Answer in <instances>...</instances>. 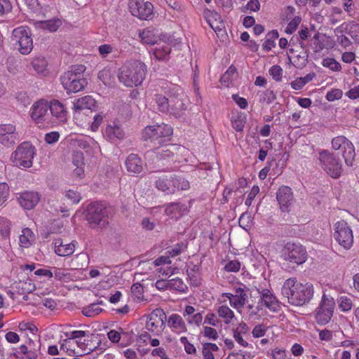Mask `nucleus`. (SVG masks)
<instances>
[{"label":"nucleus","instance_id":"obj_42","mask_svg":"<svg viewBox=\"0 0 359 359\" xmlns=\"http://www.w3.org/2000/svg\"><path fill=\"white\" fill-rule=\"evenodd\" d=\"M279 37V34L276 29L269 32L266 36V40L262 44V48L266 52L270 51L276 46V40Z\"/></svg>","mask_w":359,"mask_h":359},{"label":"nucleus","instance_id":"obj_21","mask_svg":"<svg viewBox=\"0 0 359 359\" xmlns=\"http://www.w3.org/2000/svg\"><path fill=\"white\" fill-rule=\"evenodd\" d=\"M166 325L172 333L177 335L186 333L188 330L184 317L176 313L167 317Z\"/></svg>","mask_w":359,"mask_h":359},{"label":"nucleus","instance_id":"obj_48","mask_svg":"<svg viewBox=\"0 0 359 359\" xmlns=\"http://www.w3.org/2000/svg\"><path fill=\"white\" fill-rule=\"evenodd\" d=\"M321 64L324 67L328 68L330 70L335 72H339L342 69L341 64L332 57H325L323 59Z\"/></svg>","mask_w":359,"mask_h":359},{"label":"nucleus","instance_id":"obj_57","mask_svg":"<svg viewBox=\"0 0 359 359\" xmlns=\"http://www.w3.org/2000/svg\"><path fill=\"white\" fill-rule=\"evenodd\" d=\"M301 21L302 18L299 16L294 17L287 24L285 30V33L288 34L294 33L299 25Z\"/></svg>","mask_w":359,"mask_h":359},{"label":"nucleus","instance_id":"obj_40","mask_svg":"<svg viewBox=\"0 0 359 359\" xmlns=\"http://www.w3.org/2000/svg\"><path fill=\"white\" fill-rule=\"evenodd\" d=\"M31 65L38 74L44 76L48 74V62L45 57H36L32 60Z\"/></svg>","mask_w":359,"mask_h":359},{"label":"nucleus","instance_id":"obj_5","mask_svg":"<svg viewBox=\"0 0 359 359\" xmlns=\"http://www.w3.org/2000/svg\"><path fill=\"white\" fill-rule=\"evenodd\" d=\"M145 329L152 336L159 337L166 328L167 316L161 308H156L145 315Z\"/></svg>","mask_w":359,"mask_h":359},{"label":"nucleus","instance_id":"obj_43","mask_svg":"<svg viewBox=\"0 0 359 359\" xmlns=\"http://www.w3.org/2000/svg\"><path fill=\"white\" fill-rule=\"evenodd\" d=\"M139 36L141 41L145 44L154 45L157 42V36L154 32V30L150 28H146L142 29Z\"/></svg>","mask_w":359,"mask_h":359},{"label":"nucleus","instance_id":"obj_1","mask_svg":"<svg viewBox=\"0 0 359 359\" xmlns=\"http://www.w3.org/2000/svg\"><path fill=\"white\" fill-rule=\"evenodd\" d=\"M281 292L292 306H300L309 303L313 296V286L308 282H301L296 278L285 280Z\"/></svg>","mask_w":359,"mask_h":359},{"label":"nucleus","instance_id":"obj_64","mask_svg":"<svg viewBox=\"0 0 359 359\" xmlns=\"http://www.w3.org/2000/svg\"><path fill=\"white\" fill-rule=\"evenodd\" d=\"M268 330L266 325L264 324H259L254 327L252 331V337L255 338H259L264 337Z\"/></svg>","mask_w":359,"mask_h":359},{"label":"nucleus","instance_id":"obj_36","mask_svg":"<svg viewBox=\"0 0 359 359\" xmlns=\"http://www.w3.org/2000/svg\"><path fill=\"white\" fill-rule=\"evenodd\" d=\"M217 312L218 316L222 319L226 325L233 323V320L236 319L234 312L226 304L219 306Z\"/></svg>","mask_w":359,"mask_h":359},{"label":"nucleus","instance_id":"obj_28","mask_svg":"<svg viewBox=\"0 0 359 359\" xmlns=\"http://www.w3.org/2000/svg\"><path fill=\"white\" fill-rule=\"evenodd\" d=\"M50 106L49 111L50 116L55 117L60 122H66L67 120V111L64 105L60 101L54 100L48 102Z\"/></svg>","mask_w":359,"mask_h":359},{"label":"nucleus","instance_id":"obj_4","mask_svg":"<svg viewBox=\"0 0 359 359\" xmlns=\"http://www.w3.org/2000/svg\"><path fill=\"white\" fill-rule=\"evenodd\" d=\"M172 133L173 130L170 125L161 123L146 126L142 130V137L145 141H150L154 144L163 147L170 140Z\"/></svg>","mask_w":359,"mask_h":359},{"label":"nucleus","instance_id":"obj_34","mask_svg":"<svg viewBox=\"0 0 359 359\" xmlns=\"http://www.w3.org/2000/svg\"><path fill=\"white\" fill-rule=\"evenodd\" d=\"M170 96L169 98L161 94H155L154 95V102L156 106V109L162 113L169 114L170 110V104L172 101H171Z\"/></svg>","mask_w":359,"mask_h":359},{"label":"nucleus","instance_id":"obj_15","mask_svg":"<svg viewBox=\"0 0 359 359\" xmlns=\"http://www.w3.org/2000/svg\"><path fill=\"white\" fill-rule=\"evenodd\" d=\"M332 148L340 151L346 165H352L355 153L354 146L349 140L343 135L337 136L332 140Z\"/></svg>","mask_w":359,"mask_h":359},{"label":"nucleus","instance_id":"obj_55","mask_svg":"<svg viewBox=\"0 0 359 359\" xmlns=\"http://www.w3.org/2000/svg\"><path fill=\"white\" fill-rule=\"evenodd\" d=\"M241 267V263L237 260H229L224 266V270L226 272L237 273L240 271Z\"/></svg>","mask_w":359,"mask_h":359},{"label":"nucleus","instance_id":"obj_30","mask_svg":"<svg viewBox=\"0 0 359 359\" xmlns=\"http://www.w3.org/2000/svg\"><path fill=\"white\" fill-rule=\"evenodd\" d=\"M87 336L85 331L74 330L71 332L70 337L65 340L61 347L69 354V350L74 349L79 344L78 341H82Z\"/></svg>","mask_w":359,"mask_h":359},{"label":"nucleus","instance_id":"obj_39","mask_svg":"<svg viewBox=\"0 0 359 359\" xmlns=\"http://www.w3.org/2000/svg\"><path fill=\"white\" fill-rule=\"evenodd\" d=\"M207 21L209 25L211 27V28L217 34H219V32L223 31L224 28V25L219 13L216 12H212L207 18Z\"/></svg>","mask_w":359,"mask_h":359},{"label":"nucleus","instance_id":"obj_16","mask_svg":"<svg viewBox=\"0 0 359 359\" xmlns=\"http://www.w3.org/2000/svg\"><path fill=\"white\" fill-rule=\"evenodd\" d=\"M74 349H70L69 355L82 356L96 351L101 344V340L97 336H87L82 341H78Z\"/></svg>","mask_w":359,"mask_h":359},{"label":"nucleus","instance_id":"obj_38","mask_svg":"<svg viewBox=\"0 0 359 359\" xmlns=\"http://www.w3.org/2000/svg\"><path fill=\"white\" fill-rule=\"evenodd\" d=\"M104 135L110 140L116 141L123 139L125 133L120 126L114 123L106 127Z\"/></svg>","mask_w":359,"mask_h":359},{"label":"nucleus","instance_id":"obj_47","mask_svg":"<svg viewBox=\"0 0 359 359\" xmlns=\"http://www.w3.org/2000/svg\"><path fill=\"white\" fill-rule=\"evenodd\" d=\"M236 76H237L236 68L234 66L231 65L227 69L226 72L222 76V77L220 79V83L225 86H229L230 81L233 79Z\"/></svg>","mask_w":359,"mask_h":359},{"label":"nucleus","instance_id":"obj_18","mask_svg":"<svg viewBox=\"0 0 359 359\" xmlns=\"http://www.w3.org/2000/svg\"><path fill=\"white\" fill-rule=\"evenodd\" d=\"M164 144L165 147L161 150H158L156 153L157 157L162 164L176 161L175 158V155L177 154L178 153L184 154L185 152H189V150L185 147L177 144L167 145L165 143Z\"/></svg>","mask_w":359,"mask_h":359},{"label":"nucleus","instance_id":"obj_23","mask_svg":"<svg viewBox=\"0 0 359 359\" xmlns=\"http://www.w3.org/2000/svg\"><path fill=\"white\" fill-rule=\"evenodd\" d=\"M259 293L260 294V299L258 302L259 306H265L273 312L278 309V301L271 290L262 289L261 291H259Z\"/></svg>","mask_w":359,"mask_h":359},{"label":"nucleus","instance_id":"obj_46","mask_svg":"<svg viewBox=\"0 0 359 359\" xmlns=\"http://www.w3.org/2000/svg\"><path fill=\"white\" fill-rule=\"evenodd\" d=\"M53 276L55 279L63 282H69L72 279V276L69 270L62 268L55 267Z\"/></svg>","mask_w":359,"mask_h":359},{"label":"nucleus","instance_id":"obj_53","mask_svg":"<svg viewBox=\"0 0 359 359\" xmlns=\"http://www.w3.org/2000/svg\"><path fill=\"white\" fill-rule=\"evenodd\" d=\"M65 197L72 205L78 204L81 200V194L74 189H69L65 192Z\"/></svg>","mask_w":359,"mask_h":359},{"label":"nucleus","instance_id":"obj_41","mask_svg":"<svg viewBox=\"0 0 359 359\" xmlns=\"http://www.w3.org/2000/svg\"><path fill=\"white\" fill-rule=\"evenodd\" d=\"M104 116L105 114L103 112H100L93 116V121H90V120H83L85 123L84 125L81 126L83 127H88L91 131L96 132L98 130L100 125L102 123Z\"/></svg>","mask_w":359,"mask_h":359},{"label":"nucleus","instance_id":"obj_37","mask_svg":"<svg viewBox=\"0 0 359 359\" xmlns=\"http://www.w3.org/2000/svg\"><path fill=\"white\" fill-rule=\"evenodd\" d=\"M248 295L243 288L238 287L234 289L233 308L239 311L246 303Z\"/></svg>","mask_w":359,"mask_h":359},{"label":"nucleus","instance_id":"obj_27","mask_svg":"<svg viewBox=\"0 0 359 359\" xmlns=\"http://www.w3.org/2000/svg\"><path fill=\"white\" fill-rule=\"evenodd\" d=\"M127 171L133 174H140L143 171L144 163L142 158L135 154H130L126 160Z\"/></svg>","mask_w":359,"mask_h":359},{"label":"nucleus","instance_id":"obj_63","mask_svg":"<svg viewBox=\"0 0 359 359\" xmlns=\"http://www.w3.org/2000/svg\"><path fill=\"white\" fill-rule=\"evenodd\" d=\"M319 339L321 341L330 342L333 339V332L327 329L317 330Z\"/></svg>","mask_w":359,"mask_h":359},{"label":"nucleus","instance_id":"obj_9","mask_svg":"<svg viewBox=\"0 0 359 359\" xmlns=\"http://www.w3.org/2000/svg\"><path fill=\"white\" fill-rule=\"evenodd\" d=\"M335 305L334 298L324 292L315 314V319L318 325H323L329 323L333 316Z\"/></svg>","mask_w":359,"mask_h":359},{"label":"nucleus","instance_id":"obj_12","mask_svg":"<svg viewBox=\"0 0 359 359\" xmlns=\"http://www.w3.org/2000/svg\"><path fill=\"white\" fill-rule=\"evenodd\" d=\"M97 109V102L91 95H85L73 102V116L79 125H84L83 121V111L89 109L95 111Z\"/></svg>","mask_w":359,"mask_h":359},{"label":"nucleus","instance_id":"obj_54","mask_svg":"<svg viewBox=\"0 0 359 359\" xmlns=\"http://www.w3.org/2000/svg\"><path fill=\"white\" fill-rule=\"evenodd\" d=\"M260 101L266 104H271L276 99V95L273 90L267 89L259 95Z\"/></svg>","mask_w":359,"mask_h":359},{"label":"nucleus","instance_id":"obj_52","mask_svg":"<svg viewBox=\"0 0 359 359\" xmlns=\"http://www.w3.org/2000/svg\"><path fill=\"white\" fill-rule=\"evenodd\" d=\"M168 284L170 289H172L182 292H185V289L187 288L186 285L180 278L169 280L168 281Z\"/></svg>","mask_w":359,"mask_h":359},{"label":"nucleus","instance_id":"obj_22","mask_svg":"<svg viewBox=\"0 0 359 359\" xmlns=\"http://www.w3.org/2000/svg\"><path fill=\"white\" fill-rule=\"evenodd\" d=\"M40 198V194L37 191H25L19 194L18 201L22 208L29 210L39 203Z\"/></svg>","mask_w":359,"mask_h":359},{"label":"nucleus","instance_id":"obj_20","mask_svg":"<svg viewBox=\"0 0 359 359\" xmlns=\"http://www.w3.org/2000/svg\"><path fill=\"white\" fill-rule=\"evenodd\" d=\"M18 140V134L15 126L13 124L0 125V144L10 147Z\"/></svg>","mask_w":359,"mask_h":359},{"label":"nucleus","instance_id":"obj_13","mask_svg":"<svg viewBox=\"0 0 359 359\" xmlns=\"http://www.w3.org/2000/svg\"><path fill=\"white\" fill-rule=\"evenodd\" d=\"M334 238L344 249H350L353 243V235L351 227L344 220H340L334 224Z\"/></svg>","mask_w":359,"mask_h":359},{"label":"nucleus","instance_id":"obj_60","mask_svg":"<svg viewBox=\"0 0 359 359\" xmlns=\"http://www.w3.org/2000/svg\"><path fill=\"white\" fill-rule=\"evenodd\" d=\"M202 333L203 337L208 338V339L217 340L219 338L217 331L212 327L204 326Z\"/></svg>","mask_w":359,"mask_h":359},{"label":"nucleus","instance_id":"obj_50","mask_svg":"<svg viewBox=\"0 0 359 359\" xmlns=\"http://www.w3.org/2000/svg\"><path fill=\"white\" fill-rule=\"evenodd\" d=\"M88 264V257L85 253H79L72 259V265L75 269H82Z\"/></svg>","mask_w":359,"mask_h":359},{"label":"nucleus","instance_id":"obj_58","mask_svg":"<svg viewBox=\"0 0 359 359\" xmlns=\"http://www.w3.org/2000/svg\"><path fill=\"white\" fill-rule=\"evenodd\" d=\"M180 343L184 346V351L187 354H196V348L193 344L189 342L187 337H181L180 339Z\"/></svg>","mask_w":359,"mask_h":359},{"label":"nucleus","instance_id":"obj_51","mask_svg":"<svg viewBox=\"0 0 359 359\" xmlns=\"http://www.w3.org/2000/svg\"><path fill=\"white\" fill-rule=\"evenodd\" d=\"M102 309L97 304H91L84 307L82 313L87 317H94L102 312Z\"/></svg>","mask_w":359,"mask_h":359},{"label":"nucleus","instance_id":"obj_6","mask_svg":"<svg viewBox=\"0 0 359 359\" xmlns=\"http://www.w3.org/2000/svg\"><path fill=\"white\" fill-rule=\"evenodd\" d=\"M35 154V147L29 142H24L12 153L11 160L18 168H28L32 166Z\"/></svg>","mask_w":359,"mask_h":359},{"label":"nucleus","instance_id":"obj_56","mask_svg":"<svg viewBox=\"0 0 359 359\" xmlns=\"http://www.w3.org/2000/svg\"><path fill=\"white\" fill-rule=\"evenodd\" d=\"M10 195L9 187L7 183H0V207L8 200Z\"/></svg>","mask_w":359,"mask_h":359},{"label":"nucleus","instance_id":"obj_2","mask_svg":"<svg viewBox=\"0 0 359 359\" xmlns=\"http://www.w3.org/2000/svg\"><path fill=\"white\" fill-rule=\"evenodd\" d=\"M147 71V66L144 62L131 59L126 61L120 67L118 79L126 87H138L145 80Z\"/></svg>","mask_w":359,"mask_h":359},{"label":"nucleus","instance_id":"obj_31","mask_svg":"<svg viewBox=\"0 0 359 359\" xmlns=\"http://www.w3.org/2000/svg\"><path fill=\"white\" fill-rule=\"evenodd\" d=\"M171 101L172 102L170 104V110L169 114L175 116V118L182 116L187 109V104L179 96H172L171 97Z\"/></svg>","mask_w":359,"mask_h":359},{"label":"nucleus","instance_id":"obj_35","mask_svg":"<svg viewBox=\"0 0 359 359\" xmlns=\"http://www.w3.org/2000/svg\"><path fill=\"white\" fill-rule=\"evenodd\" d=\"M35 241V235L29 228H24L19 236V245L21 248H28Z\"/></svg>","mask_w":359,"mask_h":359},{"label":"nucleus","instance_id":"obj_17","mask_svg":"<svg viewBox=\"0 0 359 359\" xmlns=\"http://www.w3.org/2000/svg\"><path fill=\"white\" fill-rule=\"evenodd\" d=\"M128 8L131 14L140 20H149L153 18L154 6L149 1L130 0Z\"/></svg>","mask_w":359,"mask_h":359},{"label":"nucleus","instance_id":"obj_19","mask_svg":"<svg viewBox=\"0 0 359 359\" xmlns=\"http://www.w3.org/2000/svg\"><path fill=\"white\" fill-rule=\"evenodd\" d=\"M276 199L283 212H290L294 201V195L292 189L288 186L283 185L276 192Z\"/></svg>","mask_w":359,"mask_h":359},{"label":"nucleus","instance_id":"obj_10","mask_svg":"<svg viewBox=\"0 0 359 359\" xmlns=\"http://www.w3.org/2000/svg\"><path fill=\"white\" fill-rule=\"evenodd\" d=\"M86 219L93 228L105 223L108 217L107 207L102 202L95 201L86 208Z\"/></svg>","mask_w":359,"mask_h":359},{"label":"nucleus","instance_id":"obj_25","mask_svg":"<svg viewBox=\"0 0 359 359\" xmlns=\"http://www.w3.org/2000/svg\"><path fill=\"white\" fill-rule=\"evenodd\" d=\"M76 241L71 243H67L62 238H57L54 241V251L60 257H67L72 255L76 248Z\"/></svg>","mask_w":359,"mask_h":359},{"label":"nucleus","instance_id":"obj_32","mask_svg":"<svg viewBox=\"0 0 359 359\" xmlns=\"http://www.w3.org/2000/svg\"><path fill=\"white\" fill-rule=\"evenodd\" d=\"M33 342L29 341L28 346L21 345L15 353L17 359H36L38 357L37 350L33 348Z\"/></svg>","mask_w":359,"mask_h":359},{"label":"nucleus","instance_id":"obj_33","mask_svg":"<svg viewBox=\"0 0 359 359\" xmlns=\"http://www.w3.org/2000/svg\"><path fill=\"white\" fill-rule=\"evenodd\" d=\"M171 52V47L169 43L163 42L156 43L153 50V55L158 60H167Z\"/></svg>","mask_w":359,"mask_h":359},{"label":"nucleus","instance_id":"obj_3","mask_svg":"<svg viewBox=\"0 0 359 359\" xmlns=\"http://www.w3.org/2000/svg\"><path fill=\"white\" fill-rule=\"evenodd\" d=\"M85 70L83 65H74L61 76L62 85L68 94L78 93L87 85V80L83 76Z\"/></svg>","mask_w":359,"mask_h":359},{"label":"nucleus","instance_id":"obj_14","mask_svg":"<svg viewBox=\"0 0 359 359\" xmlns=\"http://www.w3.org/2000/svg\"><path fill=\"white\" fill-rule=\"evenodd\" d=\"M285 259L292 264H302L307 259L306 249L299 243L288 242L283 249Z\"/></svg>","mask_w":359,"mask_h":359},{"label":"nucleus","instance_id":"obj_44","mask_svg":"<svg viewBox=\"0 0 359 359\" xmlns=\"http://www.w3.org/2000/svg\"><path fill=\"white\" fill-rule=\"evenodd\" d=\"M219 347L214 343H204L202 345L203 359H215V354L219 351Z\"/></svg>","mask_w":359,"mask_h":359},{"label":"nucleus","instance_id":"obj_49","mask_svg":"<svg viewBox=\"0 0 359 359\" xmlns=\"http://www.w3.org/2000/svg\"><path fill=\"white\" fill-rule=\"evenodd\" d=\"M339 309L343 312H348L353 308V300L347 296H341L337 299Z\"/></svg>","mask_w":359,"mask_h":359},{"label":"nucleus","instance_id":"obj_7","mask_svg":"<svg viewBox=\"0 0 359 359\" xmlns=\"http://www.w3.org/2000/svg\"><path fill=\"white\" fill-rule=\"evenodd\" d=\"M11 41L15 48L22 55H28L33 49V40L30 29L24 26L13 30Z\"/></svg>","mask_w":359,"mask_h":359},{"label":"nucleus","instance_id":"obj_11","mask_svg":"<svg viewBox=\"0 0 359 359\" xmlns=\"http://www.w3.org/2000/svg\"><path fill=\"white\" fill-rule=\"evenodd\" d=\"M320 165L324 170L332 178H339L342 172L340 161L333 154L323 150L319 154Z\"/></svg>","mask_w":359,"mask_h":359},{"label":"nucleus","instance_id":"obj_45","mask_svg":"<svg viewBox=\"0 0 359 359\" xmlns=\"http://www.w3.org/2000/svg\"><path fill=\"white\" fill-rule=\"evenodd\" d=\"M175 193L179 191H187L190 189V182L183 176L173 175Z\"/></svg>","mask_w":359,"mask_h":359},{"label":"nucleus","instance_id":"obj_61","mask_svg":"<svg viewBox=\"0 0 359 359\" xmlns=\"http://www.w3.org/2000/svg\"><path fill=\"white\" fill-rule=\"evenodd\" d=\"M343 92L339 88H332L329 90L326 94V99L329 102H333L337 100H340L342 97Z\"/></svg>","mask_w":359,"mask_h":359},{"label":"nucleus","instance_id":"obj_26","mask_svg":"<svg viewBox=\"0 0 359 359\" xmlns=\"http://www.w3.org/2000/svg\"><path fill=\"white\" fill-rule=\"evenodd\" d=\"M183 317L187 324L197 327L202 324L203 319L202 312H196V309L191 305L185 306Z\"/></svg>","mask_w":359,"mask_h":359},{"label":"nucleus","instance_id":"obj_8","mask_svg":"<svg viewBox=\"0 0 359 359\" xmlns=\"http://www.w3.org/2000/svg\"><path fill=\"white\" fill-rule=\"evenodd\" d=\"M49 109L48 102L45 99L36 101L31 107V118L39 128H47L52 124Z\"/></svg>","mask_w":359,"mask_h":359},{"label":"nucleus","instance_id":"obj_24","mask_svg":"<svg viewBox=\"0 0 359 359\" xmlns=\"http://www.w3.org/2000/svg\"><path fill=\"white\" fill-rule=\"evenodd\" d=\"M154 185L158 191H161L165 194L168 195L175 194L173 175L163 174L156 177Z\"/></svg>","mask_w":359,"mask_h":359},{"label":"nucleus","instance_id":"obj_59","mask_svg":"<svg viewBox=\"0 0 359 359\" xmlns=\"http://www.w3.org/2000/svg\"><path fill=\"white\" fill-rule=\"evenodd\" d=\"M43 27L50 32H55L61 25V22L59 19L50 20L41 22Z\"/></svg>","mask_w":359,"mask_h":359},{"label":"nucleus","instance_id":"obj_62","mask_svg":"<svg viewBox=\"0 0 359 359\" xmlns=\"http://www.w3.org/2000/svg\"><path fill=\"white\" fill-rule=\"evenodd\" d=\"M72 163L75 167L85 166L83 153L76 151L72 154Z\"/></svg>","mask_w":359,"mask_h":359},{"label":"nucleus","instance_id":"obj_29","mask_svg":"<svg viewBox=\"0 0 359 359\" xmlns=\"http://www.w3.org/2000/svg\"><path fill=\"white\" fill-rule=\"evenodd\" d=\"M165 212L171 219H179L188 212V208L185 204L181 203H171L168 204Z\"/></svg>","mask_w":359,"mask_h":359}]
</instances>
